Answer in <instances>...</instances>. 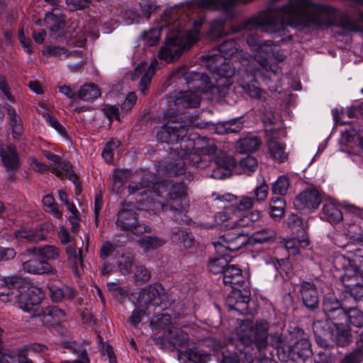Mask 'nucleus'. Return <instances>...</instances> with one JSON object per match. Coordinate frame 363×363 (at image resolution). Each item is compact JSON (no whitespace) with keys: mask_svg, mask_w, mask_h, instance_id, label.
<instances>
[{"mask_svg":"<svg viewBox=\"0 0 363 363\" xmlns=\"http://www.w3.org/2000/svg\"><path fill=\"white\" fill-rule=\"evenodd\" d=\"M165 240L155 236H145L138 240V245L145 250H151L162 246Z\"/></svg>","mask_w":363,"mask_h":363,"instance_id":"46","label":"nucleus"},{"mask_svg":"<svg viewBox=\"0 0 363 363\" xmlns=\"http://www.w3.org/2000/svg\"><path fill=\"white\" fill-rule=\"evenodd\" d=\"M250 239L255 243H264L274 241L276 239V232L272 228H262L253 233Z\"/></svg>","mask_w":363,"mask_h":363,"instance_id":"43","label":"nucleus"},{"mask_svg":"<svg viewBox=\"0 0 363 363\" xmlns=\"http://www.w3.org/2000/svg\"><path fill=\"white\" fill-rule=\"evenodd\" d=\"M269 323L266 320L257 321L254 325L251 320H243L236 329L241 342L245 345H255L259 350L267 345Z\"/></svg>","mask_w":363,"mask_h":363,"instance_id":"8","label":"nucleus"},{"mask_svg":"<svg viewBox=\"0 0 363 363\" xmlns=\"http://www.w3.org/2000/svg\"><path fill=\"white\" fill-rule=\"evenodd\" d=\"M130 177V171L128 169H114L111 174V191L116 194H120Z\"/></svg>","mask_w":363,"mask_h":363,"instance_id":"35","label":"nucleus"},{"mask_svg":"<svg viewBox=\"0 0 363 363\" xmlns=\"http://www.w3.org/2000/svg\"><path fill=\"white\" fill-rule=\"evenodd\" d=\"M320 217L331 224L340 223L343 219L342 213L337 204L333 201L324 202Z\"/></svg>","mask_w":363,"mask_h":363,"instance_id":"28","label":"nucleus"},{"mask_svg":"<svg viewBox=\"0 0 363 363\" xmlns=\"http://www.w3.org/2000/svg\"><path fill=\"white\" fill-rule=\"evenodd\" d=\"M172 239L180 248L186 250L194 246L193 235L186 230L173 231Z\"/></svg>","mask_w":363,"mask_h":363,"instance_id":"36","label":"nucleus"},{"mask_svg":"<svg viewBox=\"0 0 363 363\" xmlns=\"http://www.w3.org/2000/svg\"><path fill=\"white\" fill-rule=\"evenodd\" d=\"M247 43L251 50L255 52L253 59H256L258 62H263L265 65H267V67L272 65L268 61V55L272 51V41H262L256 33L247 35ZM251 57L252 58V57Z\"/></svg>","mask_w":363,"mask_h":363,"instance_id":"15","label":"nucleus"},{"mask_svg":"<svg viewBox=\"0 0 363 363\" xmlns=\"http://www.w3.org/2000/svg\"><path fill=\"white\" fill-rule=\"evenodd\" d=\"M143 305L133 310L131 315L129 318V321L133 326H138L143 320L145 316L148 315L147 309L143 308Z\"/></svg>","mask_w":363,"mask_h":363,"instance_id":"60","label":"nucleus"},{"mask_svg":"<svg viewBox=\"0 0 363 363\" xmlns=\"http://www.w3.org/2000/svg\"><path fill=\"white\" fill-rule=\"evenodd\" d=\"M363 359V350L356 349L350 354L346 355L342 360V363H359Z\"/></svg>","mask_w":363,"mask_h":363,"instance_id":"64","label":"nucleus"},{"mask_svg":"<svg viewBox=\"0 0 363 363\" xmlns=\"http://www.w3.org/2000/svg\"><path fill=\"white\" fill-rule=\"evenodd\" d=\"M100 96V89L94 84H85L78 91L79 98L84 101H93Z\"/></svg>","mask_w":363,"mask_h":363,"instance_id":"39","label":"nucleus"},{"mask_svg":"<svg viewBox=\"0 0 363 363\" xmlns=\"http://www.w3.org/2000/svg\"><path fill=\"white\" fill-rule=\"evenodd\" d=\"M341 26L348 30H359L363 28V13L357 10L352 16L347 14L343 16L341 19Z\"/></svg>","mask_w":363,"mask_h":363,"instance_id":"31","label":"nucleus"},{"mask_svg":"<svg viewBox=\"0 0 363 363\" xmlns=\"http://www.w3.org/2000/svg\"><path fill=\"white\" fill-rule=\"evenodd\" d=\"M208 87H198L195 91H180L175 97V104L184 107H198L201 102L200 93L206 92Z\"/></svg>","mask_w":363,"mask_h":363,"instance_id":"23","label":"nucleus"},{"mask_svg":"<svg viewBox=\"0 0 363 363\" xmlns=\"http://www.w3.org/2000/svg\"><path fill=\"white\" fill-rule=\"evenodd\" d=\"M334 362L335 356L332 355L326 347H323L314 357V363H334Z\"/></svg>","mask_w":363,"mask_h":363,"instance_id":"61","label":"nucleus"},{"mask_svg":"<svg viewBox=\"0 0 363 363\" xmlns=\"http://www.w3.org/2000/svg\"><path fill=\"white\" fill-rule=\"evenodd\" d=\"M250 300V291L245 288L242 290L234 288L226 298V304L230 311H236L242 314L247 312L248 303Z\"/></svg>","mask_w":363,"mask_h":363,"instance_id":"14","label":"nucleus"},{"mask_svg":"<svg viewBox=\"0 0 363 363\" xmlns=\"http://www.w3.org/2000/svg\"><path fill=\"white\" fill-rule=\"evenodd\" d=\"M309 245L308 235H298L286 240L284 245L289 253L296 255L299 252V247H306Z\"/></svg>","mask_w":363,"mask_h":363,"instance_id":"38","label":"nucleus"},{"mask_svg":"<svg viewBox=\"0 0 363 363\" xmlns=\"http://www.w3.org/2000/svg\"><path fill=\"white\" fill-rule=\"evenodd\" d=\"M337 320L329 319L328 317L313 322V330L315 340L321 347H328L329 339L333 337L334 324L337 323Z\"/></svg>","mask_w":363,"mask_h":363,"instance_id":"16","label":"nucleus"},{"mask_svg":"<svg viewBox=\"0 0 363 363\" xmlns=\"http://www.w3.org/2000/svg\"><path fill=\"white\" fill-rule=\"evenodd\" d=\"M37 315L40 317L43 324L47 328L57 326L66 320L64 311L57 306H48Z\"/></svg>","mask_w":363,"mask_h":363,"instance_id":"22","label":"nucleus"},{"mask_svg":"<svg viewBox=\"0 0 363 363\" xmlns=\"http://www.w3.org/2000/svg\"><path fill=\"white\" fill-rule=\"evenodd\" d=\"M248 240V234L244 233L243 231L237 233H228L220 237L218 242H214V247L218 257L209 260V271L215 274L223 273L231 260V256L228 255V252L238 250L246 245Z\"/></svg>","mask_w":363,"mask_h":363,"instance_id":"6","label":"nucleus"},{"mask_svg":"<svg viewBox=\"0 0 363 363\" xmlns=\"http://www.w3.org/2000/svg\"><path fill=\"white\" fill-rule=\"evenodd\" d=\"M185 356L194 363H208L211 360L209 354L196 348L187 350Z\"/></svg>","mask_w":363,"mask_h":363,"instance_id":"50","label":"nucleus"},{"mask_svg":"<svg viewBox=\"0 0 363 363\" xmlns=\"http://www.w3.org/2000/svg\"><path fill=\"white\" fill-rule=\"evenodd\" d=\"M50 296L53 302H60L65 299H72L75 296V291L69 286H62L50 284L48 286Z\"/></svg>","mask_w":363,"mask_h":363,"instance_id":"30","label":"nucleus"},{"mask_svg":"<svg viewBox=\"0 0 363 363\" xmlns=\"http://www.w3.org/2000/svg\"><path fill=\"white\" fill-rule=\"evenodd\" d=\"M130 194H138L135 206L138 209H145L155 213L163 211L183 212L189 206L186 186L184 182H167L161 181L146 182H131L128 186Z\"/></svg>","mask_w":363,"mask_h":363,"instance_id":"2","label":"nucleus"},{"mask_svg":"<svg viewBox=\"0 0 363 363\" xmlns=\"http://www.w3.org/2000/svg\"><path fill=\"white\" fill-rule=\"evenodd\" d=\"M323 310L329 319L342 321L347 318V313L341 307L338 300L333 296H326L323 299Z\"/></svg>","mask_w":363,"mask_h":363,"instance_id":"20","label":"nucleus"},{"mask_svg":"<svg viewBox=\"0 0 363 363\" xmlns=\"http://www.w3.org/2000/svg\"><path fill=\"white\" fill-rule=\"evenodd\" d=\"M261 140L255 135H247L240 138L237 142V149L242 153L257 151L261 145Z\"/></svg>","mask_w":363,"mask_h":363,"instance_id":"34","label":"nucleus"},{"mask_svg":"<svg viewBox=\"0 0 363 363\" xmlns=\"http://www.w3.org/2000/svg\"><path fill=\"white\" fill-rule=\"evenodd\" d=\"M6 110L10 118L13 138L15 139L18 138L22 135L23 129L21 117L11 106L7 105Z\"/></svg>","mask_w":363,"mask_h":363,"instance_id":"40","label":"nucleus"},{"mask_svg":"<svg viewBox=\"0 0 363 363\" xmlns=\"http://www.w3.org/2000/svg\"><path fill=\"white\" fill-rule=\"evenodd\" d=\"M15 301L17 306L24 312H31L35 306L30 301V296L28 295L25 289L18 291V293L15 296Z\"/></svg>","mask_w":363,"mask_h":363,"instance_id":"45","label":"nucleus"},{"mask_svg":"<svg viewBox=\"0 0 363 363\" xmlns=\"http://www.w3.org/2000/svg\"><path fill=\"white\" fill-rule=\"evenodd\" d=\"M218 171L221 169H231L233 167L237 168V171L239 174H245L250 175L252 172H255L257 167V160L252 156H247L241 159L236 164L235 160L233 157L224 155L221 158L218 159Z\"/></svg>","mask_w":363,"mask_h":363,"instance_id":"11","label":"nucleus"},{"mask_svg":"<svg viewBox=\"0 0 363 363\" xmlns=\"http://www.w3.org/2000/svg\"><path fill=\"white\" fill-rule=\"evenodd\" d=\"M135 255L130 252H123L117 261V265L120 272L123 274H129L132 271Z\"/></svg>","mask_w":363,"mask_h":363,"instance_id":"42","label":"nucleus"},{"mask_svg":"<svg viewBox=\"0 0 363 363\" xmlns=\"http://www.w3.org/2000/svg\"><path fill=\"white\" fill-rule=\"evenodd\" d=\"M186 133L185 125L178 121H168L157 132V138L161 143H178L184 140Z\"/></svg>","mask_w":363,"mask_h":363,"instance_id":"12","label":"nucleus"},{"mask_svg":"<svg viewBox=\"0 0 363 363\" xmlns=\"http://www.w3.org/2000/svg\"><path fill=\"white\" fill-rule=\"evenodd\" d=\"M135 206H137L136 204L124 201L117 213L115 223L116 228L121 231L140 235L149 232V228L138 220V214L135 210L138 208Z\"/></svg>","mask_w":363,"mask_h":363,"instance_id":"9","label":"nucleus"},{"mask_svg":"<svg viewBox=\"0 0 363 363\" xmlns=\"http://www.w3.org/2000/svg\"><path fill=\"white\" fill-rule=\"evenodd\" d=\"M202 23L201 19L196 21L194 23V28L186 33L184 41L181 38L179 31L172 35H169L164 46L159 51V58L168 63L179 58L184 49L189 48L199 40Z\"/></svg>","mask_w":363,"mask_h":363,"instance_id":"7","label":"nucleus"},{"mask_svg":"<svg viewBox=\"0 0 363 363\" xmlns=\"http://www.w3.org/2000/svg\"><path fill=\"white\" fill-rule=\"evenodd\" d=\"M182 150L179 153L181 157L174 159V162L167 164L164 162L160 164L157 172L168 176L182 174L185 171L186 162L191 165L201 167V155H212L216 152V147L214 142L206 138H198L194 143V148L190 150Z\"/></svg>","mask_w":363,"mask_h":363,"instance_id":"4","label":"nucleus"},{"mask_svg":"<svg viewBox=\"0 0 363 363\" xmlns=\"http://www.w3.org/2000/svg\"><path fill=\"white\" fill-rule=\"evenodd\" d=\"M289 186V177L286 175H281L272 184V192L273 194L284 196L287 194Z\"/></svg>","mask_w":363,"mask_h":363,"instance_id":"44","label":"nucleus"},{"mask_svg":"<svg viewBox=\"0 0 363 363\" xmlns=\"http://www.w3.org/2000/svg\"><path fill=\"white\" fill-rule=\"evenodd\" d=\"M43 203L46 212L50 213L58 219L62 218V212L58 208V205L52 195L45 196L43 199Z\"/></svg>","mask_w":363,"mask_h":363,"instance_id":"49","label":"nucleus"},{"mask_svg":"<svg viewBox=\"0 0 363 363\" xmlns=\"http://www.w3.org/2000/svg\"><path fill=\"white\" fill-rule=\"evenodd\" d=\"M236 208L233 204L225 206L223 210L214 215V223L208 228L219 226L225 229H233L235 225Z\"/></svg>","mask_w":363,"mask_h":363,"instance_id":"21","label":"nucleus"},{"mask_svg":"<svg viewBox=\"0 0 363 363\" xmlns=\"http://www.w3.org/2000/svg\"><path fill=\"white\" fill-rule=\"evenodd\" d=\"M50 230V226L44 223L34 228L35 242H39L46 240Z\"/></svg>","mask_w":363,"mask_h":363,"instance_id":"62","label":"nucleus"},{"mask_svg":"<svg viewBox=\"0 0 363 363\" xmlns=\"http://www.w3.org/2000/svg\"><path fill=\"white\" fill-rule=\"evenodd\" d=\"M22 269L28 274L37 275L57 274V269L50 263L38 257L24 262L22 264Z\"/></svg>","mask_w":363,"mask_h":363,"instance_id":"18","label":"nucleus"},{"mask_svg":"<svg viewBox=\"0 0 363 363\" xmlns=\"http://www.w3.org/2000/svg\"><path fill=\"white\" fill-rule=\"evenodd\" d=\"M23 282L21 277L13 275L0 279V300L7 302L13 290Z\"/></svg>","mask_w":363,"mask_h":363,"instance_id":"27","label":"nucleus"},{"mask_svg":"<svg viewBox=\"0 0 363 363\" xmlns=\"http://www.w3.org/2000/svg\"><path fill=\"white\" fill-rule=\"evenodd\" d=\"M43 55L47 57H56L60 60H64L69 57H80V52L75 50L72 52H69L64 47L47 45L42 51Z\"/></svg>","mask_w":363,"mask_h":363,"instance_id":"32","label":"nucleus"},{"mask_svg":"<svg viewBox=\"0 0 363 363\" xmlns=\"http://www.w3.org/2000/svg\"><path fill=\"white\" fill-rule=\"evenodd\" d=\"M344 320H348L352 325L357 328L363 326V313L357 309H351L347 313V318Z\"/></svg>","mask_w":363,"mask_h":363,"instance_id":"57","label":"nucleus"},{"mask_svg":"<svg viewBox=\"0 0 363 363\" xmlns=\"http://www.w3.org/2000/svg\"><path fill=\"white\" fill-rule=\"evenodd\" d=\"M119 140H111L108 142L102 152V157L106 162L112 163L113 161L114 152L120 147Z\"/></svg>","mask_w":363,"mask_h":363,"instance_id":"53","label":"nucleus"},{"mask_svg":"<svg viewBox=\"0 0 363 363\" xmlns=\"http://www.w3.org/2000/svg\"><path fill=\"white\" fill-rule=\"evenodd\" d=\"M157 65L158 62L157 60H152L150 65L145 62H142L134 69L131 74V79L133 81L136 80L141 76L139 90L144 95L146 94V91L150 85L151 79L155 74V70Z\"/></svg>","mask_w":363,"mask_h":363,"instance_id":"13","label":"nucleus"},{"mask_svg":"<svg viewBox=\"0 0 363 363\" xmlns=\"http://www.w3.org/2000/svg\"><path fill=\"white\" fill-rule=\"evenodd\" d=\"M358 272L353 269H345V273L342 276V281L346 287H352L357 283Z\"/></svg>","mask_w":363,"mask_h":363,"instance_id":"58","label":"nucleus"},{"mask_svg":"<svg viewBox=\"0 0 363 363\" xmlns=\"http://www.w3.org/2000/svg\"><path fill=\"white\" fill-rule=\"evenodd\" d=\"M223 274V284L233 289L239 288L244 283L241 269L235 265H228Z\"/></svg>","mask_w":363,"mask_h":363,"instance_id":"29","label":"nucleus"},{"mask_svg":"<svg viewBox=\"0 0 363 363\" xmlns=\"http://www.w3.org/2000/svg\"><path fill=\"white\" fill-rule=\"evenodd\" d=\"M30 296V301L35 306L39 305L45 297L43 290L36 286H31L27 289H25Z\"/></svg>","mask_w":363,"mask_h":363,"instance_id":"54","label":"nucleus"},{"mask_svg":"<svg viewBox=\"0 0 363 363\" xmlns=\"http://www.w3.org/2000/svg\"><path fill=\"white\" fill-rule=\"evenodd\" d=\"M170 342L175 346L184 347L189 345V337L186 333L179 328H172L168 330Z\"/></svg>","mask_w":363,"mask_h":363,"instance_id":"41","label":"nucleus"},{"mask_svg":"<svg viewBox=\"0 0 363 363\" xmlns=\"http://www.w3.org/2000/svg\"><path fill=\"white\" fill-rule=\"evenodd\" d=\"M164 289L160 284H154L149 285L141 290L139 294V303L146 306V309L149 310L150 307L158 304L157 298L163 292Z\"/></svg>","mask_w":363,"mask_h":363,"instance_id":"24","label":"nucleus"},{"mask_svg":"<svg viewBox=\"0 0 363 363\" xmlns=\"http://www.w3.org/2000/svg\"><path fill=\"white\" fill-rule=\"evenodd\" d=\"M336 16L335 10L328 6L314 4L310 0H291L286 5L277 9L269 8L242 23L247 31H261L285 34L286 26L294 28L330 26Z\"/></svg>","mask_w":363,"mask_h":363,"instance_id":"1","label":"nucleus"},{"mask_svg":"<svg viewBox=\"0 0 363 363\" xmlns=\"http://www.w3.org/2000/svg\"><path fill=\"white\" fill-rule=\"evenodd\" d=\"M281 72L277 65H271L267 67L263 62H258L254 66L247 67L245 69H239L237 73L233 77V82H236L240 87L251 98L258 100H264L266 93L254 83L256 79L259 77L264 81L272 79V76L276 77Z\"/></svg>","mask_w":363,"mask_h":363,"instance_id":"5","label":"nucleus"},{"mask_svg":"<svg viewBox=\"0 0 363 363\" xmlns=\"http://www.w3.org/2000/svg\"><path fill=\"white\" fill-rule=\"evenodd\" d=\"M286 208V202L281 198L272 199L269 205V213L273 218H281Z\"/></svg>","mask_w":363,"mask_h":363,"instance_id":"47","label":"nucleus"},{"mask_svg":"<svg viewBox=\"0 0 363 363\" xmlns=\"http://www.w3.org/2000/svg\"><path fill=\"white\" fill-rule=\"evenodd\" d=\"M65 252L67 255L68 261L73 264L75 269H77L79 266H82L83 259L81 249L77 250L74 246L68 245L66 247Z\"/></svg>","mask_w":363,"mask_h":363,"instance_id":"51","label":"nucleus"},{"mask_svg":"<svg viewBox=\"0 0 363 363\" xmlns=\"http://www.w3.org/2000/svg\"><path fill=\"white\" fill-rule=\"evenodd\" d=\"M288 225L294 234L307 235L303 227V220L299 216L296 214L290 215L288 218Z\"/></svg>","mask_w":363,"mask_h":363,"instance_id":"48","label":"nucleus"},{"mask_svg":"<svg viewBox=\"0 0 363 363\" xmlns=\"http://www.w3.org/2000/svg\"><path fill=\"white\" fill-rule=\"evenodd\" d=\"M108 291L118 298H124L128 296L129 291L122 287L118 282H108Z\"/></svg>","mask_w":363,"mask_h":363,"instance_id":"59","label":"nucleus"},{"mask_svg":"<svg viewBox=\"0 0 363 363\" xmlns=\"http://www.w3.org/2000/svg\"><path fill=\"white\" fill-rule=\"evenodd\" d=\"M277 354L279 359L284 362L289 359L296 361L304 360L312 354L310 342L307 339H301L292 346L284 345L277 346Z\"/></svg>","mask_w":363,"mask_h":363,"instance_id":"10","label":"nucleus"},{"mask_svg":"<svg viewBox=\"0 0 363 363\" xmlns=\"http://www.w3.org/2000/svg\"><path fill=\"white\" fill-rule=\"evenodd\" d=\"M295 201L299 208L313 211L320 206L322 197L318 190L309 189L297 195Z\"/></svg>","mask_w":363,"mask_h":363,"instance_id":"19","label":"nucleus"},{"mask_svg":"<svg viewBox=\"0 0 363 363\" xmlns=\"http://www.w3.org/2000/svg\"><path fill=\"white\" fill-rule=\"evenodd\" d=\"M133 278L135 283L143 284L150 279L151 274L150 270L145 266L139 265L135 267Z\"/></svg>","mask_w":363,"mask_h":363,"instance_id":"56","label":"nucleus"},{"mask_svg":"<svg viewBox=\"0 0 363 363\" xmlns=\"http://www.w3.org/2000/svg\"><path fill=\"white\" fill-rule=\"evenodd\" d=\"M171 323V316L167 313H161L150 320V325L153 329H164Z\"/></svg>","mask_w":363,"mask_h":363,"instance_id":"55","label":"nucleus"},{"mask_svg":"<svg viewBox=\"0 0 363 363\" xmlns=\"http://www.w3.org/2000/svg\"><path fill=\"white\" fill-rule=\"evenodd\" d=\"M269 186L266 182L263 180L262 183L257 186L254 190L255 200L257 202H262L266 200L268 196Z\"/></svg>","mask_w":363,"mask_h":363,"instance_id":"63","label":"nucleus"},{"mask_svg":"<svg viewBox=\"0 0 363 363\" xmlns=\"http://www.w3.org/2000/svg\"><path fill=\"white\" fill-rule=\"evenodd\" d=\"M29 253L43 261L61 262L63 258L62 250L53 245H43L29 250Z\"/></svg>","mask_w":363,"mask_h":363,"instance_id":"17","label":"nucleus"},{"mask_svg":"<svg viewBox=\"0 0 363 363\" xmlns=\"http://www.w3.org/2000/svg\"><path fill=\"white\" fill-rule=\"evenodd\" d=\"M268 147L271 157L279 162H284L288 159L286 152V145L278 140L272 138L268 143Z\"/></svg>","mask_w":363,"mask_h":363,"instance_id":"33","label":"nucleus"},{"mask_svg":"<svg viewBox=\"0 0 363 363\" xmlns=\"http://www.w3.org/2000/svg\"><path fill=\"white\" fill-rule=\"evenodd\" d=\"M0 157L8 172L14 171L20 167V157L14 145H6L0 148Z\"/></svg>","mask_w":363,"mask_h":363,"instance_id":"25","label":"nucleus"},{"mask_svg":"<svg viewBox=\"0 0 363 363\" xmlns=\"http://www.w3.org/2000/svg\"><path fill=\"white\" fill-rule=\"evenodd\" d=\"M333 337L329 339L333 340L340 346H345L350 342V335L348 330L345 328L341 321L334 324Z\"/></svg>","mask_w":363,"mask_h":363,"instance_id":"37","label":"nucleus"},{"mask_svg":"<svg viewBox=\"0 0 363 363\" xmlns=\"http://www.w3.org/2000/svg\"><path fill=\"white\" fill-rule=\"evenodd\" d=\"M301 295L304 306L308 309L318 307L319 303L316 286L312 282L303 281L301 284Z\"/></svg>","mask_w":363,"mask_h":363,"instance_id":"26","label":"nucleus"},{"mask_svg":"<svg viewBox=\"0 0 363 363\" xmlns=\"http://www.w3.org/2000/svg\"><path fill=\"white\" fill-rule=\"evenodd\" d=\"M218 52L203 56V62L211 72L218 76L216 84L218 88H228L233 84V77L237 73L234 63L240 65L238 70L254 66L257 61L244 53L233 40L220 44Z\"/></svg>","mask_w":363,"mask_h":363,"instance_id":"3","label":"nucleus"},{"mask_svg":"<svg viewBox=\"0 0 363 363\" xmlns=\"http://www.w3.org/2000/svg\"><path fill=\"white\" fill-rule=\"evenodd\" d=\"M42 153L49 161L52 162L56 166L55 168V169L60 168L67 172H70V164L67 162L62 161L61 157L59 155L46 150H43Z\"/></svg>","mask_w":363,"mask_h":363,"instance_id":"52","label":"nucleus"}]
</instances>
